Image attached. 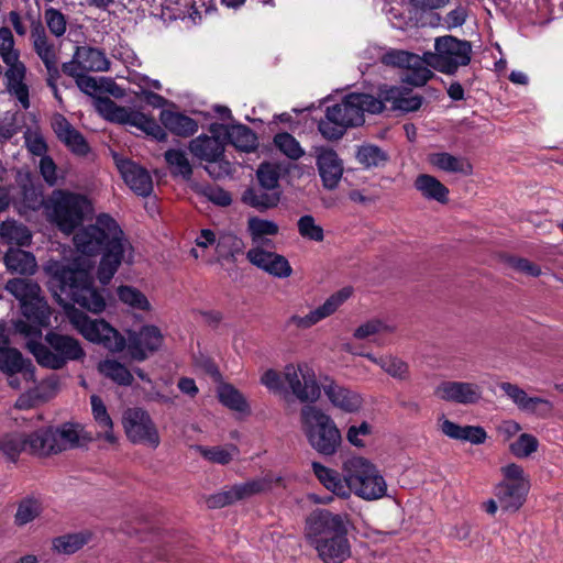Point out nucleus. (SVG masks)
Returning <instances> with one entry per match:
<instances>
[{
	"label": "nucleus",
	"mask_w": 563,
	"mask_h": 563,
	"mask_svg": "<svg viewBox=\"0 0 563 563\" xmlns=\"http://www.w3.org/2000/svg\"><path fill=\"white\" fill-rule=\"evenodd\" d=\"M430 66L428 64V56L420 57L416 55V59L410 60L405 67V74L401 77V80L408 85L415 87H421L431 79L434 74L428 68Z\"/></svg>",
	"instance_id": "obj_42"
},
{
	"label": "nucleus",
	"mask_w": 563,
	"mask_h": 563,
	"mask_svg": "<svg viewBox=\"0 0 563 563\" xmlns=\"http://www.w3.org/2000/svg\"><path fill=\"white\" fill-rule=\"evenodd\" d=\"M31 38L33 48L44 65L58 63V56L53 42L47 37L41 21H33L31 25Z\"/></svg>",
	"instance_id": "obj_33"
},
{
	"label": "nucleus",
	"mask_w": 563,
	"mask_h": 563,
	"mask_svg": "<svg viewBox=\"0 0 563 563\" xmlns=\"http://www.w3.org/2000/svg\"><path fill=\"white\" fill-rule=\"evenodd\" d=\"M115 165L124 183L137 196L147 197L153 191V180L148 170L128 158H119L114 155Z\"/></svg>",
	"instance_id": "obj_17"
},
{
	"label": "nucleus",
	"mask_w": 563,
	"mask_h": 563,
	"mask_svg": "<svg viewBox=\"0 0 563 563\" xmlns=\"http://www.w3.org/2000/svg\"><path fill=\"white\" fill-rule=\"evenodd\" d=\"M352 295L351 288H343L335 294L331 295L323 305L319 306L314 310H311L305 317L297 314L291 316L287 324H294L300 329H308L317 324L319 321L325 319L336 311V309Z\"/></svg>",
	"instance_id": "obj_21"
},
{
	"label": "nucleus",
	"mask_w": 563,
	"mask_h": 563,
	"mask_svg": "<svg viewBox=\"0 0 563 563\" xmlns=\"http://www.w3.org/2000/svg\"><path fill=\"white\" fill-rule=\"evenodd\" d=\"M529 482H501L496 486L495 496L505 511H517L525 503Z\"/></svg>",
	"instance_id": "obj_26"
},
{
	"label": "nucleus",
	"mask_w": 563,
	"mask_h": 563,
	"mask_svg": "<svg viewBox=\"0 0 563 563\" xmlns=\"http://www.w3.org/2000/svg\"><path fill=\"white\" fill-rule=\"evenodd\" d=\"M247 231L252 238V241L257 242L265 235H276L279 231V228L277 223L272 220L251 217L247 220Z\"/></svg>",
	"instance_id": "obj_55"
},
{
	"label": "nucleus",
	"mask_w": 563,
	"mask_h": 563,
	"mask_svg": "<svg viewBox=\"0 0 563 563\" xmlns=\"http://www.w3.org/2000/svg\"><path fill=\"white\" fill-rule=\"evenodd\" d=\"M280 477L264 476L250 479L245 483L232 485L236 501L249 499L255 495L267 493L272 489L273 484L280 482Z\"/></svg>",
	"instance_id": "obj_41"
},
{
	"label": "nucleus",
	"mask_w": 563,
	"mask_h": 563,
	"mask_svg": "<svg viewBox=\"0 0 563 563\" xmlns=\"http://www.w3.org/2000/svg\"><path fill=\"white\" fill-rule=\"evenodd\" d=\"M90 404L93 419L97 422L98 427L100 428V431L98 432V438H103L107 442L111 444L115 443L117 438L113 433V422L107 411V407L103 404V400L99 396L92 395L90 397Z\"/></svg>",
	"instance_id": "obj_40"
},
{
	"label": "nucleus",
	"mask_w": 563,
	"mask_h": 563,
	"mask_svg": "<svg viewBox=\"0 0 563 563\" xmlns=\"http://www.w3.org/2000/svg\"><path fill=\"white\" fill-rule=\"evenodd\" d=\"M119 299L130 307L139 310H150L151 305L143 292L132 286H120L118 288Z\"/></svg>",
	"instance_id": "obj_58"
},
{
	"label": "nucleus",
	"mask_w": 563,
	"mask_h": 563,
	"mask_svg": "<svg viewBox=\"0 0 563 563\" xmlns=\"http://www.w3.org/2000/svg\"><path fill=\"white\" fill-rule=\"evenodd\" d=\"M4 289L19 301L25 318L14 322L15 333L42 338V328L49 324L52 311L40 285L27 278H12L7 282Z\"/></svg>",
	"instance_id": "obj_4"
},
{
	"label": "nucleus",
	"mask_w": 563,
	"mask_h": 563,
	"mask_svg": "<svg viewBox=\"0 0 563 563\" xmlns=\"http://www.w3.org/2000/svg\"><path fill=\"white\" fill-rule=\"evenodd\" d=\"M313 151L323 187L328 190L335 189L344 170L342 159L333 148L327 146H316Z\"/></svg>",
	"instance_id": "obj_16"
},
{
	"label": "nucleus",
	"mask_w": 563,
	"mask_h": 563,
	"mask_svg": "<svg viewBox=\"0 0 563 563\" xmlns=\"http://www.w3.org/2000/svg\"><path fill=\"white\" fill-rule=\"evenodd\" d=\"M218 396L220 402L232 410L244 412L249 408L243 395L230 384L221 385L218 390Z\"/></svg>",
	"instance_id": "obj_50"
},
{
	"label": "nucleus",
	"mask_w": 563,
	"mask_h": 563,
	"mask_svg": "<svg viewBox=\"0 0 563 563\" xmlns=\"http://www.w3.org/2000/svg\"><path fill=\"white\" fill-rule=\"evenodd\" d=\"M246 258L252 265L278 278L289 277L292 273V268L285 256L265 251L260 246L250 249L246 252Z\"/></svg>",
	"instance_id": "obj_20"
},
{
	"label": "nucleus",
	"mask_w": 563,
	"mask_h": 563,
	"mask_svg": "<svg viewBox=\"0 0 563 563\" xmlns=\"http://www.w3.org/2000/svg\"><path fill=\"white\" fill-rule=\"evenodd\" d=\"M90 531H80L57 537L53 540V549L58 553L74 554L84 548L90 540Z\"/></svg>",
	"instance_id": "obj_45"
},
{
	"label": "nucleus",
	"mask_w": 563,
	"mask_h": 563,
	"mask_svg": "<svg viewBox=\"0 0 563 563\" xmlns=\"http://www.w3.org/2000/svg\"><path fill=\"white\" fill-rule=\"evenodd\" d=\"M274 143L276 147L290 159L297 161L305 154L299 142L290 133L283 132L276 134Z\"/></svg>",
	"instance_id": "obj_56"
},
{
	"label": "nucleus",
	"mask_w": 563,
	"mask_h": 563,
	"mask_svg": "<svg viewBox=\"0 0 563 563\" xmlns=\"http://www.w3.org/2000/svg\"><path fill=\"white\" fill-rule=\"evenodd\" d=\"M376 100L382 101V112L384 111L386 103L390 104L389 109L391 111L399 113L418 111L423 103V97L418 95L411 96L405 88L386 85L379 87Z\"/></svg>",
	"instance_id": "obj_19"
},
{
	"label": "nucleus",
	"mask_w": 563,
	"mask_h": 563,
	"mask_svg": "<svg viewBox=\"0 0 563 563\" xmlns=\"http://www.w3.org/2000/svg\"><path fill=\"white\" fill-rule=\"evenodd\" d=\"M245 243L234 233L227 232L219 235L216 244L218 262L236 263L238 256L244 254Z\"/></svg>",
	"instance_id": "obj_35"
},
{
	"label": "nucleus",
	"mask_w": 563,
	"mask_h": 563,
	"mask_svg": "<svg viewBox=\"0 0 563 563\" xmlns=\"http://www.w3.org/2000/svg\"><path fill=\"white\" fill-rule=\"evenodd\" d=\"M68 317L73 327L89 342L102 345L111 352L125 349V338L104 319H91L77 309L70 310Z\"/></svg>",
	"instance_id": "obj_11"
},
{
	"label": "nucleus",
	"mask_w": 563,
	"mask_h": 563,
	"mask_svg": "<svg viewBox=\"0 0 563 563\" xmlns=\"http://www.w3.org/2000/svg\"><path fill=\"white\" fill-rule=\"evenodd\" d=\"M25 433H7L0 435V453L9 461L15 462L22 451L27 452Z\"/></svg>",
	"instance_id": "obj_48"
},
{
	"label": "nucleus",
	"mask_w": 563,
	"mask_h": 563,
	"mask_svg": "<svg viewBox=\"0 0 563 563\" xmlns=\"http://www.w3.org/2000/svg\"><path fill=\"white\" fill-rule=\"evenodd\" d=\"M349 495L353 492L365 500H376L387 493V484L376 466L368 460L355 456L343 465Z\"/></svg>",
	"instance_id": "obj_8"
},
{
	"label": "nucleus",
	"mask_w": 563,
	"mask_h": 563,
	"mask_svg": "<svg viewBox=\"0 0 563 563\" xmlns=\"http://www.w3.org/2000/svg\"><path fill=\"white\" fill-rule=\"evenodd\" d=\"M164 341L161 330L156 325H143L139 331L130 332L125 347L134 361H145L159 350Z\"/></svg>",
	"instance_id": "obj_15"
},
{
	"label": "nucleus",
	"mask_w": 563,
	"mask_h": 563,
	"mask_svg": "<svg viewBox=\"0 0 563 563\" xmlns=\"http://www.w3.org/2000/svg\"><path fill=\"white\" fill-rule=\"evenodd\" d=\"M25 440L30 454L48 456L60 453V446H57L55 428L53 427L37 429L26 434Z\"/></svg>",
	"instance_id": "obj_27"
},
{
	"label": "nucleus",
	"mask_w": 563,
	"mask_h": 563,
	"mask_svg": "<svg viewBox=\"0 0 563 563\" xmlns=\"http://www.w3.org/2000/svg\"><path fill=\"white\" fill-rule=\"evenodd\" d=\"M5 65L8 66L4 73L7 91L16 98L24 110H27L31 102L30 89L25 84L26 67L20 59Z\"/></svg>",
	"instance_id": "obj_25"
},
{
	"label": "nucleus",
	"mask_w": 563,
	"mask_h": 563,
	"mask_svg": "<svg viewBox=\"0 0 563 563\" xmlns=\"http://www.w3.org/2000/svg\"><path fill=\"white\" fill-rule=\"evenodd\" d=\"M301 430L310 446L321 455H334L342 435L334 420L321 408L305 405L300 410Z\"/></svg>",
	"instance_id": "obj_6"
},
{
	"label": "nucleus",
	"mask_w": 563,
	"mask_h": 563,
	"mask_svg": "<svg viewBox=\"0 0 563 563\" xmlns=\"http://www.w3.org/2000/svg\"><path fill=\"white\" fill-rule=\"evenodd\" d=\"M380 102L369 93L350 92L342 98L341 102L327 107L324 118L318 123V130L325 140H340L347 129L364 123L365 112L380 113Z\"/></svg>",
	"instance_id": "obj_2"
},
{
	"label": "nucleus",
	"mask_w": 563,
	"mask_h": 563,
	"mask_svg": "<svg viewBox=\"0 0 563 563\" xmlns=\"http://www.w3.org/2000/svg\"><path fill=\"white\" fill-rule=\"evenodd\" d=\"M48 272L51 273L49 283L58 288V291L55 290L56 296H65L69 301L93 313L104 310L106 298L93 286L89 271L56 262L48 267Z\"/></svg>",
	"instance_id": "obj_3"
},
{
	"label": "nucleus",
	"mask_w": 563,
	"mask_h": 563,
	"mask_svg": "<svg viewBox=\"0 0 563 563\" xmlns=\"http://www.w3.org/2000/svg\"><path fill=\"white\" fill-rule=\"evenodd\" d=\"M0 56L4 64L19 60V52L14 49V38L9 27H0Z\"/></svg>",
	"instance_id": "obj_61"
},
{
	"label": "nucleus",
	"mask_w": 563,
	"mask_h": 563,
	"mask_svg": "<svg viewBox=\"0 0 563 563\" xmlns=\"http://www.w3.org/2000/svg\"><path fill=\"white\" fill-rule=\"evenodd\" d=\"M539 448L538 439L530 433H521L519 438L510 443L509 451L516 457L525 459L537 452Z\"/></svg>",
	"instance_id": "obj_59"
},
{
	"label": "nucleus",
	"mask_w": 563,
	"mask_h": 563,
	"mask_svg": "<svg viewBox=\"0 0 563 563\" xmlns=\"http://www.w3.org/2000/svg\"><path fill=\"white\" fill-rule=\"evenodd\" d=\"M159 120L166 130L178 136L188 137L198 130L197 121L180 112L162 110Z\"/></svg>",
	"instance_id": "obj_30"
},
{
	"label": "nucleus",
	"mask_w": 563,
	"mask_h": 563,
	"mask_svg": "<svg viewBox=\"0 0 563 563\" xmlns=\"http://www.w3.org/2000/svg\"><path fill=\"white\" fill-rule=\"evenodd\" d=\"M23 336L26 339L27 350L43 367L60 369L68 362L79 361L86 355L80 342L70 335L51 331L45 335L47 345L41 342L42 338Z\"/></svg>",
	"instance_id": "obj_5"
},
{
	"label": "nucleus",
	"mask_w": 563,
	"mask_h": 563,
	"mask_svg": "<svg viewBox=\"0 0 563 563\" xmlns=\"http://www.w3.org/2000/svg\"><path fill=\"white\" fill-rule=\"evenodd\" d=\"M52 128L57 139L75 155L86 156L90 146L81 132L62 114H56L52 121Z\"/></svg>",
	"instance_id": "obj_23"
},
{
	"label": "nucleus",
	"mask_w": 563,
	"mask_h": 563,
	"mask_svg": "<svg viewBox=\"0 0 563 563\" xmlns=\"http://www.w3.org/2000/svg\"><path fill=\"white\" fill-rule=\"evenodd\" d=\"M369 360L377 363L382 369L388 373L390 376L405 379L408 376V365L404 361L394 356H382L379 358H375L373 355H366Z\"/></svg>",
	"instance_id": "obj_54"
},
{
	"label": "nucleus",
	"mask_w": 563,
	"mask_h": 563,
	"mask_svg": "<svg viewBox=\"0 0 563 563\" xmlns=\"http://www.w3.org/2000/svg\"><path fill=\"white\" fill-rule=\"evenodd\" d=\"M429 163L443 172L462 174L464 176L472 175L473 166L464 157L454 156L448 152L433 153L429 155Z\"/></svg>",
	"instance_id": "obj_36"
},
{
	"label": "nucleus",
	"mask_w": 563,
	"mask_h": 563,
	"mask_svg": "<svg viewBox=\"0 0 563 563\" xmlns=\"http://www.w3.org/2000/svg\"><path fill=\"white\" fill-rule=\"evenodd\" d=\"M408 12L411 14L417 22L421 25H426L422 21L424 14L430 13L434 10H439L449 4L450 0H407Z\"/></svg>",
	"instance_id": "obj_52"
},
{
	"label": "nucleus",
	"mask_w": 563,
	"mask_h": 563,
	"mask_svg": "<svg viewBox=\"0 0 563 563\" xmlns=\"http://www.w3.org/2000/svg\"><path fill=\"white\" fill-rule=\"evenodd\" d=\"M0 371L4 374H21L26 383L35 380V367L32 361L24 358L18 349L9 345L0 349Z\"/></svg>",
	"instance_id": "obj_24"
},
{
	"label": "nucleus",
	"mask_w": 563,
	"mask_h": 563,
	"mask_svg": "<svg viewBox=\"0 0 563 563\" xmlns=\"http://www.w3.org/2000/svg\"><path fill=\"white\" fill-rule=\"evenodd\" d=\"M224 124L212 123L209 128L211 135L200 134L189 142V151L200 161L212 162L224 156V145L220 137Z\"/></svg>",
	"instance_id": "obj_18"
},
{
	"label": "nucleus",
	"mask_w": 563,
	"mask_h": 563,
	"mask_svg": "<svg viewBox=\"0 0 563 563\" xmlns=\"http://www.w3.org/2000/svg\"><path fill=\"white\" fill-rule=\"evenodd\" d=\"M3 260L9 272L20 275H32L37 267L35 256L21 249H10Z\"/></svg>",
	"instance_id": "obj_37"
},
{
	"label": "nucleus",
	"mask_w": 563,
	"mask_h": 563,
	"mask_svg": "<svg viewBox=\"0 0 563 563\" xmlns=\"http://www.w3.org/2000/svg\"><path fill=\"white\" fill-rule=\"evenodd\" d=\"M99 372L120 386H130L133 383V375L125 365L115 360H104L99 363Z\"/></svg>",
	"instance_id": "obj_46"
},
{
	"label": "nucleus",
	"mask_w": 563,
	"mask_h": 563,
	"mask_svg": "<svg viewBox=\"0 0 563 563\" xmlns=\"http://www.w3.org/2000/svg\"><path fill=\"white\" fill-rule=\"evenodd\" d=\"M42 512V503L40 499L27 496L23 498L19 505L14 516V522L16 526H25L33 521Z\"/></svg>",
	"instance_id": "obj_49"
},
{
	"label": "nucleus",
	"mask_w": 563,
	"mask_h": 563,
	"mask_svg": "<svg viewBox=\"0 0 563 563\" xmlns=\"http://www.w3.org/2000/svg\"><path fill=\"white\" fill-rule=\"evenodd\" d=\"M471 55V43L453 35L438 37L434 43V52L424 54L428 56V64L445 75H454L459 67L467 66Z\"/></svg>",
	"instance_id": "obj_9"
},
{
	"label": "nucleus",
	"mask_w": 563,
	"mask_h": 563,
	"mask_svg": "<svg viewBox=\"0 0 563 563\" xmlns=\"http://www.w3.org/2000/svg\"><path fill=\"white\" fill-rule=\"evenodd\" d=\"M416 55L408 51L390 48L380 56L382 64L391 67L404 68L410 64V60L416 59Z\"/></svg>",
	"instance_id": "obj_63"
},
{
	"label": "nucleus",
	"mask_w": 563,
	"mask_h": 563,
	"mask_svg": "<svg viewBox=\"0 0 563 563\" xmlns=\"http://www.w3.org/2000/svg\"><path fill=\"white\" fill-rule=\"evenodd\" d=\"M164 158L173 176H181L189 180L192 176V166L183 150L169 148L164 153Z\"/></svg>",
	"instance_id": "obj_47"
},
{
	"label": "nucleus",
	"mask_w": 563,
	"mask_h": 563,
	"mask_svg": "<svg viewBox=\"0 0 563 563\" xmlns=\"http://www.w3.org/2000/svg\"><path fill=\"white\" fill-rule=\"evenodd\" d=\"M44 18L49 32L56 37H60L66 32L67 21L66 16L55 8H47L44 12Z\"/></svg>",
	"instance_id": "obj_62"
},
{
	"label": "nucleus",
	"mask_w": 563,
	"mask_h": 563,
	"mask_svg": "<svg viewBox=\"0 0 563 563\" xmlns=\"http://www.w3.org/2000/svg\"><path fill=\"white\" fill-rule=\"evenodd\" d=\"M196 450L208 461L221 465H227L233 460V455L239 453V450L235 445H231L230 449H224L222 446H202L197 445Z\"/></svg>",
	"instance_id": "obj_53"
},
{
	"label": "nucleus",
	"mask_w": 563,
	"mask_h": 563,
	"mask_svg": "<svg viewBox=\"0 0 563 563\" xmlns=\"http://www.w3.org/2000/svg\"><path fill=\"white\" fill-rule=\"evenodd\" d=\"M258 185L266 189L282 192L279 188L280 168L276 164L262 163L256 172Z\"/></svg>",
	"instance_id": "obj_51"
},
{
	"label": "nucleus",
	"mask_w": 563,
	"mask_h": 563,
	"mask_svg": "<svg viewBox=\"0 0 563 563\" xmlns=\"http://www.w3.org/2000/svg\"><path fill=\"white\" fill-rule=\"evenodd\" d=\"M298 232L301 238L322 242L324 239V231L321 225L316 223L314 218L311 214H305L299 218L297 222Z\"/></svg>",
	"instance_id": "obj_60"
},
{
	"label": "nucleus",
	"mask_w": 563,
	"mask_h": 563,
	"mask_svg": "<svg viewBox=\"0 0 563 563\" xmlns=\"http://www.w3.org/2000/svg\"><path fill=\"white\" fill-rule=\"evenodd\" d=\"M122 424L126 438L133 444L158 448L161 443L158 429L146 410L140 407L126 409L122 417Z\"/></svg>",
	"instance_id": "obj_13"
},
{
	"label": "nucleus",
	"mask_w": 563,
	"mask_h": 563,
	"mask_svg": "<svg viewBox=\"0 0 563 563\" xmlns=\"http://www.w3.org/2000/svg\"><path fill=\"white\" fill-rule=\"evenodd\" d=\"M1 235L10 241H14L19 245H26L31 241V233L25 225L3 223L1 225Z\"/></svg>",
	"instance_id": "obj_64"
},
{
	"label": "nucleus",
	"mask_w": 563,
	"mask_h": 563,
	"mask_svg": "<svg viewBox=\"0 0 563 563\" xmlns=\"http://www.w3.org/2000/svg\"><path fill=\"white\" fill-rule=\"evenodd\" d=\"M282 192L266 189L261 185L246 188L242 194V201L258 210L265 211L277 207L280 201Z\"/></svg>",
	"instance_id": "obj_32"
},
{
	"label": "nucleus",
	"mask_w": 563,
	"mask_h": 563,
	"mask_svg": "<svg viewBox=\"0 0 563 563\" xmlns=\"http://www.w3.org/2000/svg\"><path fill=\"white\" fill-rule=\"evenodd\" d=\"M73 240L79 253L87 256L101 254L97 276L102 285L110 283L122 261L133 262L131 243L118 222L107 213L99 214L93 224L78 230Z\"/></svg>",
	"instance_id": "obj_1"
},
{
	"label": "nucleus",
	"mask_w": 563,
	"mask_h": 563,
	"mask_svg": "<svg viewBox=\"0 0 563 563\" xmlns=\"http://www.w3.org/2000/svg\"><path fill=\"white\" fill-rule=\"evenodd\" d=\"M347 516L328 509H314L306 519L305 533L310 545L327 541L331 537L347 534Z\"/></svg>",
	"instance_id": "obj_12"
},
{
	"label": "nucleus",
	"mask_w": 563,
	"mask_h": 563,
	"mask_svg": "<svg viewBox=\"0 0 563 563\" xmlns=\"http://www.w3.org/2000/svg\"><path fill=\"white\" fill-rule=\"evenodd\" d=\"M312 471L319 482L329 490L341 497H349V487L345 482V472L343 477L340 473L322 465L319 462H312Z\"/></svg>",
	"instance_id": "obj_34"
},
{
	"label": "nucleus",
	"mask_w": 563,
	"mask_h": 563,
	"mask_svg": "<svg viewBox=\"0 0 563 563\" xmlns=\"http://www.w3.org/2000/svg\"><path fill=\"white\" fill-rule=\"evenodd\" d=\"M45 211L63 233L70 234L82 224L91 203L84 195L55 189L46 199Z\"/></svg>",
	"instance_id": "obj_7"
},
{
	"label": "nucleus",
	"mask_w": 563,
	"mask_h": 563,
	"mask_svg": "<svg viewBox=\"0 0 563 563\" xmlns=\"http://www.w3.org/2000/svg\"><path fill=\"white\" fill-rule=\"evenodd\" d=\"M222 136L235 148L250 153L257 147V136L251 128L238 123L224 125Z\"/></svg>",
	"instance_id": "obj_31"
},
{
	"label": "nucleus",
	"mask_w": 563,
	"mask_h": 563,
	"mask_svg": "<svg viewBox=\"0 0 563 563\" xmlns=\"http://www.w3.org/2000/svg\"><path fill=\"white\" fill-rule=\"evenodd\" d=\"M435 395L445 401L472 405L482 399V388L474 383L443 382L437 387Z\"/></svg>",
	"instance_id": "obj_22"
},
{
	"label": "nucleus",
	"mask_w": 563,
	"mask_h": 563,
	"mask_svg": "<svg viewBox=\"0 0 563 563\" xmlns=\"http://www.w3.org/2000/svg\"><path fill=\"white\" fill-rule=\"evenodd\" d=\"M283 376L299 401L312 404L320 398L321 389L314 372L307 365L288 364L284 368Z\"/></svg>",
	"instance_id": "obj_14"
},
{
	"label": "nucleus",
	"mask_w": 563,
	"mask_h": 563,
	"mask_svg": "<svg viewBox=\"0 0 563 563\" xmlns=\"http://www.w3.org/2000/svg\"><path fill=\"white\" fill-rule=\"evenodd\" d=\"M55 437L60 452L79 445V431L74 423L66 422L59 428H55Z\"/></svg>",
	"instance_id": "obj_57"
},
{
	"label": "nucleus",
	"mask_w": 563,
	"mask_h": 563,
	"mask_svg": "<svg viewBox=\"0 0 563 563\" xmlns=\"http://www.w3.org/2000/svg\"><path fill=\"white\" fill-rule=\"evenodd\" d=\"M75 57L79 59L81 70L88 71H106L109 68L110 62L106 54L96 47L77 46Z\"/></svg>",
	"instance_id": "obj_38"
},
{
	"label": "nucleus",
	"mask_w": 563,
	"mask_h": 563,
	"mask_svg": "<svg viewBox=\"0 0 563 563\" xmlns=\"http://www.w3.org/2000/svg\"><path fill=\"white\" fill-rule=\"evenodd\" d=\"M20 194L21 203L25 209L37 211L42 207L45 208L46 200L44 199L41 185H35L29 175L20 181Z\"/></svg>",
	"instance_id": "obj_44"
},
{
	"label": "nucleus",
	"mask_w": 563,
	"mask_h": 563,
	"mask_svg": "<svg viewBox=\"0 0 563 563\" xmlns=\"http://www.w3.org/2000/svg\"><path fill=\"white\" fill-rule=\"evenodd\" d=\"M323 563H343L351 556L347 534L331 537L327 541L313 545Z\"/></svg>",
	"instance_id": "obj_28"
},
{
	"label": "nucleus",
	"mask_w": 563,
	"mask_h": 563,
	"mask_svg": "<svg viewBox=\"0 0 563 563\" xmlns=\"http://www.w3.org/2000/svg\"><path fill=\"white\" fill-rule=\"evenodd\" d=\"M323 390L330 402L345 412H356L363 405V398L358 393L333 382L324 385Z\"/></svg>",
	"instance_id": "obj_29"
},
{
	"label": "nucleus",
	"mask_w": 563,
	"mask_h": 563,
	"mask_svg": "<svg viewBox=\"0 0 563 563\" xmlns=\"http://www.w3.org/2000/svg\"><path fill=\"white\" fill-rule=\"evenodd\" d=\"M96 109L110 122L135 126L157 141H165L167 139L165 130L153 117L131 108L119 106L109 97H98L96 99Z\"/></svg>",
	"instance_id": "obj_10"
},
{
	"label": "nucleus",
	"mask_w": 563,
	"mask_h": 563,
	"mask_svg": "<svg viewBox=\"0 0 563 563\" xmlns=\"http://www.w3.org/2000/svg\"><path fill=\"white\" fill-rule=\"evenodd\" d=\"M355 158L365 169H371L384 167L389 156L379 146L367 143L356 147Z\"/></svg>",
	"instance_id": "obj_43"
},
{
	"label": "nucleus",
	"mask_w": 563,
	"mask_h": 563,
	"mask_svg": "<svg viewBox=\"0 0 563 563\" xmlns=\"http://www.w3.org/2000/svg\"><path fill=\"white\" fill-rule=\"evenodd\" d=\"M415 188L428 200L440 203L449 201V189L434 176L420 174L415 180Z\"/></svg>",
	"instance_id": "obj_39"
}]
</instances>
